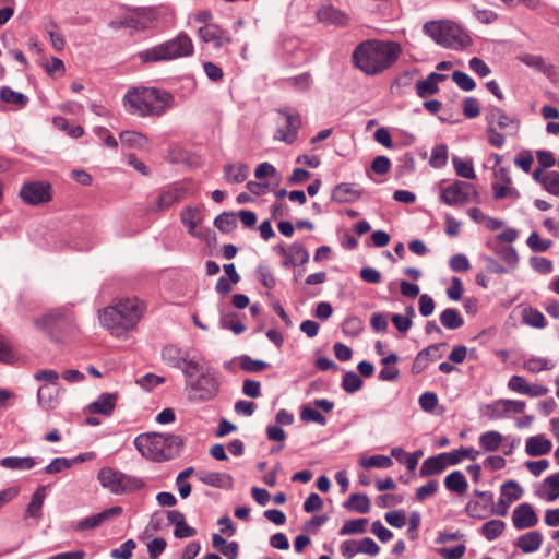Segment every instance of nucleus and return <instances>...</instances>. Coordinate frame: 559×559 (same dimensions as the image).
Wrapping results in <instances>:
<instances>
[{
    "mask_svg": "<svg viewBox=\"0 0 559 559\" xmlns=\"http://www.w3.org/2000/svg\"><path fill=\"white\" fill-rule=\"evenodd\" d=\"M402 52L395 41L366 40L360 43L353 52L354 66L367 75H377L391 68Z\"/></svg>",
    "mask_w": 559,
    "mask_h": 559,
    "instance_id": "obj_1",
    "label": "nucleus"
},
{
    "mask_svg": "<svg viewBox=\"0 0 559 559\" xmlns=\"http://www.w3.org/2000/svg\"><path fill=\"white\" fill-rule=\"evenodd\" d=\"M144 307L136 297L115 300L98 311L100 325L120 337L133 330L141 320Z\"/></svg>",
    "mask_w": 559,
    "mask_h": 559,
    "instance_id": "obj_2",
    "label": "nucleus"
},
{
    "mask_svg": "<svg viewBox=\"0 0 559 559\" xmlns=\"http://www.w3.org/2000/svg\"><path fill=\"white\" fill-rule=\"evenodd\" d=\"M186 390L190 401L207 402L219 392L217 372L204 359L191 360L182 368Z\"/></svg>",
    "mask_w": 559,
    "mask_h": 559,
    "instance_id": "obj_3",
    "label": "nucleus"
},
{
    "mask_svg": "<svg viewBox=\"0 0 559 559\" xmlns=\"http://www.w3.org/2000/svg\"><path fill=\"white\" fill-rule=\"evenodd\" d=\"M174 97L170 93L155 87H141L129 91L123 97L126 110L140 117L164 115Z\"/></svg>",
    "mask_w": 559,
    "mask_h": 559,
    "instance_id": "obj_4",
    "label": "nucleus"
},
{
    "mask_svg": "<svg viewBox=\"0 0 559 559\" xmlns=\"http://www.w3.org/2000/svg\"><path fill=\"white\" fill-rule=\"evenodd\" d=\"M134 445L147 460L163 462L179 454L182 439L176 435L151 432L138 436Z\"/></svg>",
    "mask_w": 559,
    "mask_h": 559,
    "instance_id": "obj_5",
    "label": "nucleus"
},
{
    "mask_svg": "<svg viewBox=\"0 0 559 559\" xmlns=\"http://www.w3.org/2000/svg\"><path fill=\"white\" fill-rule=\"evenodd\" d=\"M193 52L192 39L182 32L171 40L141 51L139 56L143 62H158L190 57Z\"/></svg>",
    "mask_w": 559,
    "mask_h": 559,
    "instance_id": "obj_6",
    "label": "nucleus"
},
{
    "mask_svg": "<svg viewBox=\"0 0 559 559\" xmlns=\"http://www.w3.org/2000/svg\"><path fill=\"white\" fill-rule=\"evenodd\" d=\"M34 323L53 342H63L76 331L74 317L63 309L50 310L36 318Z\"/></svg>",
    "mask_w": 559,
    "mask_h": 559,
    "instance_id": "obj_7",
    "label": "nucleus"
},
{
    "mask_svg": "<svg viewBox=\"0 0 559 559\" xmlns=\"http://www.w3.org/2000/svg\"><path fill=\"white\" fill-rule=\"evenodd\" d=\"M424 32L438 45L451 49H463L472 43L469 35L451 21L428 22L424 25Z\"/></svg>",
    "mask_w": 559,
    "mask_h": 559,
    "instance_id": "obj_8",
    "label": "nucleus"
},
{
    "mask_svg": "<svg viewBox=\"0 0 559 559\" xmlns=\"http://www.w3.org/2000/svg\"><path fill=\"white\" fill-rule=\"evenodd\" d=\"M104 488H107L115 495H127L140 490L144 487V481L140 478L126 475L111 467H104L97 476Z\"/></svg>",
    "mask_w": 559,
    "mask_h": 559,
    "instance_id": "obj_9",
    "label": "nucleus"
},
{
    "mask_svg": "<svg viewBox=\"0 0 559 559\" xmlns=\"http://www.w3.org/2000/svg\"><path fill=\"white\" fill-rule=\"evenodd\" d=\"M525 406L526 404L524 401L499 399L485 405L481 413L489 420H499L510 417L512 414L523 413Z\"/></svg>",
    "mask_w": 559,
    "mask_h": 559,
    "instance_id": "obj_10",
    "label": "nucleus"
},
{
    "mask_svg": "<svg viewBox=\"0 0 559 559\" xmlns=\"http://www.w3.org/2000/svg\"><path fill=\"white\" fill-rule=\"evenodd\" d=\"M19 195L29 205L46 204L52 199L51 186L45 181H28L21 187Z\"/></svg>",
    "mask_w": 559,
    "mask_h": 559,
    "instance_id": "obj_11",
    "label": "nucleus"
},
{
    "mask_svg": "<svg viewBox=\"0 0 559 559\" xmlns=\"http://www.w3.org/2000/svg\"><path fill=\"white\" fill-rule=\"evenodd\" d=\"M475 194L473 186L465 181H455L454 183L441 190V201L450 206L467 203Z\"/></svg>",
    "mask_w": 559,
    "mask_h": 559,
    "instance_id": "obj_12",
    "label": "nucleus"
},
{
    "mask_svg": "<svg viewBox=\"0 0 559 559\" xmlns=\"http://www.w3.org/2000/svg\"><path fill=\"white\" fill-rule=\"evenodd\" d=\"M122 513V508L119 506L108 508L97 514H93L90 516H86L80 521L73 522L71 524V527L73 531L76 532H84L88 530H94L102 524H104L106 521L117 518Z\"/></svg>",
    "mask_w": 559,
    "mask_h": 559,
    "instance_id": "obj_13",
    "label": "nucleus"
},
{
    "mask_svg": "<svg viewBox=\"0 0 559 559\" xmlns=\"http://www.w3.org/2000/svg\"><path fill=\"white\" fill-rule=\"evenodd\" d=\"M198 34L204 43L212 44L216 50L224 48L233 41L229 32L217 24H206L199 28Z\"/></svg>",
    "mask_w": 559,
    "mask_h": 559,
    "instance_id": "obj_14",
    "label": "nucleus"
},
{
    "mask_svg": "<svg viewBox=\"0 0 559 559\" xmlns=\"http://www.w3.org/2000/svg\"><path fill=\"white\" fill-rule=\"evenodd\" d=\"M500 491L501 497L498 501V504L503 506V510L491 509V513L504 516L507 515L508 508L510 507V504L522 497L523 489L515 480H508L501 485Z\"/></svg>",
    "mask_w": 559,
    "mask_h": 559,
    "instance_id": "obj_15",
    "label": "nucleus"
},
{
    "mask_svg": "<svg viewBox=\"0 0 559 559\" xmlns=\"http://www.w3.org/2000/svg\"><path fill=\"white\" fill-rule=\"evenodd\" d=\"M512 522L515 528L524 530L533 527L537 524L538 518L530 503L519 504L512 514Z\"/></svg>",
    "mask_w": 559,
    "mask_h": 559,
    "instance_id": "obj_16",
    "label": "nucleus"
},
{
    "mask_svg": "<svg viewBox=\"0 0 559 559\" xmlns=\"http://www.w3.org/2000/svg\"><path fill=\"white\" fill-rule=\"evenodd\" d=\"M317 19L319 22L325 25H334V26H346L349 22V16L344 11L328 4L322 5L317 11Z\"/></svg>",
    "mask_w": 559,
    "mask_h": 559,
    "instance_id": "obj_17",
    "label": "nucleus"
},
{
    "mask_svg": "<svg viewBox=\"0 0 559 559\" xmlns=\"http://www.w3.org/2000/svg\"><path fill=\"white\" fill-rule=\"evenodd\" d=\"M163 360L173 368H178L182 371V368L187 367V362L191 360H198L197 357H190L189 354L175 345H167L162 350Z\"/></svg>",
    "mask_w": 559,
    "mask_h": 559,
    "instance_id": "obj_18",
    "label": "nucleus"
},
{
    "mask_svg": "<svg viewBox=\"0 0 559 559\" xmlns=\"http://www.w3.org/2000/svg\"><path fill=\"white\" fill-rule=\"evenodd\" d=\"M286 117V128H280L276 131L275 139L287 144H292L297 139L298 130L301 127V118L297 112H284Z\"/></svg>",
    "mask_w": 559,
    "mask_h": 559,
    "instance_id": "obj_19",
    "label": "nucleus"
},
{
    "mask_svg": "<svg viewBox=\"0 0 559 559\" xmlns=\"http://www.w3.org/2000/svg\"><path fill=\"white\" fill-rule=\"evenodd\" d=\"M198 479L204 485L230 489L233 487V477L226 473L199 471L197 473Z\"/></svg>",
    "mask_w": 559,
    "mask_h": 559,
    "instance_id": "obj_20",
    "label": "nucleus"
},
{
    "mask_svg": "<svg viewBox=\"0 0 559 559\" xmlns=\"http://www.w3.org/2000/svg\"><path fill=\"white\" fill-rule=\"evenodd\" d=\"M361 191L354 183H340L332 192V200L338 203H353L359 200Z\"/></svg>",
    "mask_w": 559,
    "mask_h": 559,
    "instance_id": "obj_21",
    "label": "nucleus"
},
{
    "mask_svg": "<svg viewBox=\"0 0 559 559\" xmlns=\"http://www.w3.org/2000/svg\"><path fill=\"white\" fill-rule=\"evenodd\" d=\"M552 443L544 435L530 437L525 442V452L530 456H542L551 451Z\"/></svg>",
    "mask_w": 559,
    "mask_h": 559,
    "instance_id": "obj_22",
    "label": "nucleus"
},
{
    "mask_svg": "<svg viewBox=\"0 0 559 559\" xmlns=\"http://www.w3.org/2000/svg\"><path fill=\"white\" fill-rule=\"evenodd\" d=\"M183 198V190L181 188H169L158 195L155 206L150 209L151 212L165 211L173 204L179 202Z\"/></svg>",
    "mask_w": 559,
    "mask_h": 559,
    "instance_id": "obj_23",
    "label": "nucleus"
},
{
    "mask_svg": "<svg viewBox=\"0 0 559 559\" xmlns=\"http://www.w3.org/2000/svg\"><path fill=\"white\" fill-rule=\"evenodd\" d=\"M444 74L431 72L425 80L416 83V93L419 97H427L439 91L438 83L445 80Z\"/></svg>",
    "mask_w": 559,
    "mask_h": 559,
    "instance_id": "obj_24",
    "label": "nucleus"
},
{
    "mask_svg": "<svg viewBox=\"0 0 559 559\" xmlns=\"http://www.w3.org/2000/svg\"><path fill=\"white\" fill-rule=\"evenodd\" d=\"M117 397L116 393H103L90 405V411L108 416L115 409Z\"/></svg>",
    "mask_w": 559,
    "mask_h": 559,
    "instance_id": "obj_25",
    "label": "nucleus"
},
{
    "mask_svg": "<svg viewBox=\"0 0 559 559\" xmlns=\"http://www.w3.org/2000/svg\"><path fill=\"white\" fill-rule=\"evenodd\" d=\"M249 175V167L243 163L227 164L224 167V178L229 183L243 182Z\"/></svg>",
    "mask_w": 559,
    "mask_h": 559,
    "instance_id": "obj_26",
    "label": "nucleus"
},
{
    "mask_svg": "<svg viewBox=\"0 0 559 559\" xmlns=\"http://www.w3.org/2000/svg\"><path fill=\"white\" fill-rule=\"evenodd\" d=\"M543 544V535L538 531H531L516 539V546L523 552H533L539 549Z\"/></svg>",
    "mask_w": 559,
    "mask_h": 559,
    "instance_id": "obj_27",
    "label": "nucleus"
},
{
    "mask_svg": "<svg viewBox=\"0 0 559 559\" xmlns=\"http://www.w3.org/2000/svg\"><path fill=\"white\" fill-rule=\"evenodd\" d=\"M486 121L488 126H497L500 129H507L514 123V119L509 117L504 110L499 107L491 106L486 111Z\"/></svg>",
    "mask_w": 559,
    "mask_h": 559,
    "instance_id": "obj_28",
    "label": "nucleus"
},
{
    "mask_svg": "<svg viewBox=\"0 0 559 559\" xmlns=\"http://www.w3.org/2000/svg\"><path fill=\"white\" fill-rule=\"evenodd\" d=\"M121 143L128 147L147 150L150 147L148 139L136 131H123L119 134Z\"/></svg>",
    "mask_w": 559,
    "mask_h": 559,
    "instance_id": "obj_29",
    "label": "nucleus"
},
{
    "mask_svg": "<svg viewBox=\"0 0 559 559\" xmlns=\"http://www.w3.org/2000/svg\"><path fill=\"white\" fill-rule=\"evenodd\" d=\"M444 486L449 491L463 495L468 488V483L462 472L453 471L444 478Z\"/></svg>",
    "mask_w": 559,
    "mask_h": 559,
    "instance_id": "obj_30",
    "label": "nucleus"
},
{
    "mask_svg": "<svg viewBox=\"0 0 559 559\" xmlns=\"http://www.w3.org/2000/svg\"><path fill=\"white\" fill-rule=\"evenodd\" d=\"M445 468V463L442 460L441 454H438L429 456L423 462L419 474L421 477H430L441 474Z\"/></svg>",
    "mask_w": 559,
    "mask_h": 559,
    "instance_id": "obj_31",
    "label": "nucleus"
},
{
    "mask_svg": "<svg viewBox=\"0 0 559 559\" xmlns=\"http://www.w3.org/2000/svg\"><path fill=\"white\" fill-rule=\"evenodd\" d=\"M37 464L36 460L31 456L25 457H16V456H8L3 457L0 461V465L3 468L8 469H20V471H27L35 467Z\"/></svg>",
    "mask_w": 559,
    "mask_h": 559,
    "instance_id": "obj_32",
    "label": "nucleus"
},
{
    "mask_svg": "<svg viewBox=\"0 0 559 559\" xmlns=\"http://www.w3.org/2000/svg\"><path fill=\"white\" fill-rule=\"evenodd\" d=\"M347 510L356 511L361 514H366L370 511L371 503L366 495L352 493L347 501L344 503Z\"/></svg>",
    "mask_w": 559,
    "mask_h": 559,
    "instance_id": "obj_33",
    "label": "nucleus"
},
{
    "mask_svg": "<svg viewBox=\"0 0 559 559\" xmlns=\"http://www.w3.org/2000/svg\"><path fill=\"white\" fill-rule=\"evenodd\" d=\"M181 222L187 226L188 233L192 237L200 238L197 233V226L201 222V213L197 209L188 207L181 213Z\"/></svg>",
    "mask_w": 559,
    "mask_h": 559,
    "instance_id": "obj_34",
    "label": "nucleus"
},
{
    "mask_svg": "<svg viewBox=\"0 0 559 559\" xmlns=\"http://www.w3.org/2000/svg\"><path fill=\"white\" fill-rule=\"evenodd\" d=\"M441 324L449 330H456L464 324V319L454 308H448L440 314Z\"/></svg>",
    "mask_w": 559,
    "mask_h": 559,
    "instance_id": "obj_35",
    "label": "nucleus"
},
{
    "mask_svg": "<svg viewBox=\"0 0 559 559\" xmlns=\"http://www.w3.org/2000/svg\"><path fill=\"white\" fill-rule=\"evenodd\" d=\"M503 440L499 431L490 430L479 436V445L488 452H495L499 449Z\"/></svg>",
    "mask_w": 559,
    "mask_h": 559,
    "instance_id": "obj_36",
    "label": "nucleus"
},
{
    "mask_svg": "<svg viewBox=\"0 0 559 559\" xmlns=\"http://www.w3.org/2000/svg\"><path fill=\"white\" fill-rule=\"evenodd\" d=\"M522 321L535 329H544L547 325V321L544 314L539 310L532 307L523 309Z\"/></svg>",
    "mask_w": 559,
    "mask_h": 559,
    "instance_id": "obj_37",
    "label": "nucleus"
},
{
    "mask_svg": "<svg viewBox=\"0 0 559 559\" xmlns=\"http://www.w3.org/2000/svg\"><path fill=\"white\" fill-rule=\"evenodd\" d=\"M309 261L308 250L300 243H293L289 247V258L285 260L284 265L306 264Z\"/></svg>",
    "mask_w": 559,
    "mask_h": 559,
    "instance_id": "obj_38",
    "label": "nucleus"
},
{
    "mask_svg": "<svg viewBox=\"0 0 559 559\" xmlns=\"http://www.w3.org/2000/svg\"><path fill=\"white\" fill-rule=\"evenodd\" d=\"M491 506H487L486 503H481L480 501L471 500L465 506V513L469 518L474 519H485L491 513Z\"/></svg>",
    "mask_w": 559,
    "mask_h": 559,
    "instance_id": "obj_39",
    "label": "nucleus"
},
{
    "mask_svg": "<svg viewBox=\"0 0 559 559\" xmlns=\"http://www.w3.org/2000/svg\"><path fill=\"white\" fill-rule=\"evenodd\" d=\"M0 99L8 104H13L19 107H24L28 103V98L26 95L15 92L8 86H3L0 90Z\"/></svg>",
    "mask_w": 559,
    "mask_h": 559,
    "instance_id": "obj_40",
    "label": "nucleus"
},
{
    "mask_svg": "<svg viewBox=\"0 0 559 559\" xmlns=\"http://www.w3.org/2000/svg\"><path fill=\"white\" fill-rule=\"evenodd\" d=\"M496 253L508 265L509 269L513 270L516 267L519 255L513 247L508 245L498 246L496 248Z\"/></svg>",
    "mask_w": 559,
    "mask_h": 559,
    "instance_id": "obj_41",
    "label": "nucleus"
},
{
    "mask_svg": "<svg viewBox=\"0 0 559 559\" xmlns=\"http://www.w3.org/2000/svg\"><path fill=\"white\" fill-rule=\"evenodd\" d=\"M506 523L501 520H490L481 526V534L492 542L498 538L504 531Z\"/></svg>",
    "mask_w": 559,
    "mask_h": 559,
    "instance_id": "obj_42",
    "label": "nucleus"
},
{
    "mask_svg": "<svg viewBox=\"0 0 559 559\" xmlns=\"http://www.w3.org/2000/svg\"><path fill=\"white\" fill-rule=\"evenodd\" d=\"M45 487H39L33 495L29 504L27 506L26 512L29 516L40 518L41 508L45 500Z\"/></svg>",
    "mask_w": 559,
    "mask_h": 559,
    "instance_id": "obj_43",
    "label": "nucleus"
},
{
    "mask_svg": "<svg viewBox=\"0 0 559 559\" xmlns=\"http://www.w3.org/2000/svg\"><path fill=\"white\" fill-rule=\"evenodd\" d=\"M452 163L457 176L463 177L465 179H474L476 177L473 163L471 159L463 160L460 157L454 156Z\"/></svg>",
    "mask_w": 559,
    "mask_h": 559,
    "instance_id": "obj_44",
    "label": "nucleus"
},
{
    "mask_svg": "<svg viewBox=\"0 0 559 559\" xmlns=\"http://www.w3.org/2000/svg\"><path fill=\"white\" fill-rule=\"evenodd\" d=\"M360 465L364 468H389L393 465V461L390 456L385 455H372L369 457H362L360 460Z\"/></svg>",
    "mask_w": 559,
    "mask_h": 559,
    "instance_id": "obj_45",
    "label": "nucleus"
},
{
    "mask_svg": "<svg viewBox=\"0 0 559 559\" xmlns=\"http://www.w3.org/2000/svg\"><path fill=\"white\" fill-rule=\"evenodd\" d=\"M362 380L354 371H346L343 376L342 388L347 393H355L362 388Z\"/></svg>",
    "mask_w": 559,
    "mask_h": 559,
    "instance_id": "obj_46",
    "label": "nucleus"
},
{
    "mask_svg": "<svg viewBox=\"0 0 559 559\" xmlns=\"http://www.w3.org/2000/svg\"><path fill=\"white\" fill-rule=\"evenodd\" d=\"M448 162V146L445 144L436 145L432 148L429 164L433 168H441Z\"/></svg>",
    "mask_w": 559,
    "mask_h": 559,
    "instance_id": "obj_47",
    "label": "nucleus"
},
{
    "mask_svg": "<svg viewBox=\"0 0 559 559\" xmlns=\"http://www.w3.org/2000/svg\"><path fill=\"white\" fill-rule=\"evenodd\" d=\"M214 225L221 231L229 233L237 225L236 215L231 212H223L215 218Z\"/></svg>",
    "mask_w": 559,
    "mask_h": 559,
    "instance_id": "obj_48",
    "label": "nucleus"
},
{
    "mask_svg": "<svg viewBox=\"0 0 559 559\" xmlns=\"http://www.w3.org/2000/svg\"><path fill=\"white\" fill-rule=\"evenodd\" d=\"M255 275L259 282L266 288L273 289L276 286V278L267 265L261 264L255 270Z\"/></svg>",
    "mask_w": 559,
    "mask_h": 559,
    "instance_id": "obj_49",
    "label": "nucleus"
},
{
    "mask_svg": "<svg viewBox=\"0 0 559 559\" xmlns=\"http://www.w3.org/2000/svg\"><path fill=\"white\" fill-rule=\"evenodd\" d=\"M368 520L367 519H356L348 520L344 523L342 528L340 530L341 535H353L364 533L366 531Z\"/></svg>",
    "mask_w": 559,
    "mask_h": 559,
    "instance_id": "obj_50",
    "label": "nucleus"
},
{
    "mask_svg": "<svg viewBox=\"0 0 559 559\" xmlns=\"http://www.w3.org/2000/svg\"><path fill=\"white\" fill-rule=\"evenodd\" d=\"M239 366L246 372H260L266 369L269 364L263 360L253 359L250 356H241Z\"/></svg>",
    "mask_w": 559,
    "mask_h": 559,
    "instance_id": "obj_51",
    "label": "nucleus"
},
{
    "mask_svg": "<svg viewBox=\"0 0 559 559\" xmlns=\"http://www.w3.org/2000/svg\"><path fill=\"white\" fill-rule=\"evenodd\" d=\"M519 59L527 67L535 69L539 72L546 73L549 71V66H547L545 59L540 56L526 53L521 56Z\"/></svg>",
    "mask_w": 559,
    "mask_h": 559,
    "instance_id": "obj_52",
    "label": "nucleus"
},
{
    "mask_svg": "<svg viewBox=\"0 0 559 559\" xmlns=\"http://www.w3.org/2000/svg\"><path fill=\"white\" fill-rule=\"evenodd\" d=\"M431 350L436 352V348H424L417 354L412 365V372L414 374L421 373L428 367L429 352Z\"/></svg>",
    "mask_w": 559,
    "mask_h": 559,
    "instance_id": "obj_53",
    "label": "nucleus"
},
{
    "mask_svg": "<svg viewBox=\"0 0 559 559\" xmlns=\"http://www.w3.org/2000/svg\"><path fill=\"white\" fill-rule=\"evenodd\" d=\"M523 367L530 372H539L543 370L551 369L552 365L548 359L542 357H531L524 361Z\"/></svg>",
    "mask_w": 559,
    "mask_h": 559,
    "instance_id": "obj_54",
    "label": "nucleus"
},
{
    "mask_svg": "<svg viewBox=\"0 0 559 559\" xmlns=\"http://www.w3.org/2000/svg\"><path fill=\"white\" fill-rule=\"evenodd\" d=\"M135 547V542L133 539H128L121 544L119 548L112 549L110 551V557L114 559H130Z\"/></svg>",
    "mask_w": 559,
    "mask_h": 559,
    "instance_id": "obj_55",
    "label": "nucleus"
},
{
    "mask_svg": "<svg viewBox=\"0 0 559 559\" xmlns=\"http://www.w3.org/2000/svg\"><path fill=\"white\" fill-rule=\"evenodd\" d=\"M452 80L456 83V85L461 90H463L465 92L473 91L476 86L475 81L463 71H459V70L453 71Z\"/></svg>",
    "mask_w": 559,
    "mask_h": 559,
    "instance_id": "obj_56",
    "label": "nucleus"
},
{
    "mask_svg": "<svg viewBox=\"0 0 559 559\" xmlns=\"http://www.w3.org/2000/svg\"><path fill=\"white\" fill-rule=\"evenodd\" d=\"M551 240L542 239L537 233H532L527 238V246L534 252H545L551 247Z\"/></svg>",
    "mask_w": 559,
    "mask_h": 559,
    "instance_id": "obj_57",
    "label": "nucleus"
},
{
    "mask_svg": "<svg viewBox=\"0 0 559 559\" xmlns=\"http://www.w3.org/2000/svg\"><path fill=\"white\" fill-rule=\"evenodd\" d=\"M300 418L304 421H312L321 426H324L326 424L325 417L318 409L309 405L302 407Z\"/></svg>",
    "mask_w": 559,
    "mask_h": 559,
    "instance_id": "obj_58",
    "label": "nucleus"
},
{
    "mask_svg": "<svg viewBox=\"0 0 559 559\" xmlns=\"http://www.w3.org/2000/svg\"><path fill=\"white\" fill-rule=\"evenodd\" d=\"M72 465L73 461L67 457H56L45 467V473L58 474L66 469H69Z\"/></svg>",
    "mask_w": 559,
    "mask_h": 559,
    "instance_id": "obj_59",
    "label": "nucleus"
},
{
    "mask_svg": "<svg viewBox=\"0 0 559 559\" xmlns=\"http://www.w3.org/2000/svg\"><path fill=\"white\" fill-rule=\"evenodd\" d=\"M543 187L547 192L559 197V173L548 171L543 180Z\"/></svg>",
    "mask_w": 559,
    "mask_h": 559,
    "instance_id": "obj_60",
    "label": "nucleus"
},
{
    "mask_svg": "<svg viewBox=\"0 0 559 559\" xmlns=\"http://www.w3.org/2000/svg\"><path fill=\"white\" fill-rule=\"evenodd\" d=\"M221 324L224 329L231 330L237 335L241 334L246 330V325L237 320L236 313L225 316L221 320Z\"/></svg>",
    "mask_w": 559,
    "mask_h": 559,
    "instance_id": "obj_61",
    "label": "nucleus"
},
{
    "mask_svg": "<svg viewBox=\"0 0 559 559\" xmlns=\"http://www.w3.org/2000/svg\"><path fill=\"white\" fill-rule=\"evenodd\" d=\"M439 489V483L435 479L429 480L426 485L416 489L415 498L418 501H424L428 497L433 496Z\"/></svg>",
    "mask_w": 559,
    "mask_h": 559,
    "instance_id": "obj_62",
    "label": "nucleus"
},
{
    "mask_svg": "<svg viewBox=\"0 0 559 559\" xmlns=\"http://www.w3.org/2000/svg\"><path fill=\"white\" fill-rule=\"evenodd\" d=\"M544 485L549 488L547 500L555 501L559 498V473L550 475L544 480Z\"/></svg>",
    "mask_w": 559,
    "mask_h": 559,
    "instance_id": "obj_63",
    "label": "nucleus"
},
{
    "mask_svg": "<svg viewBox=\"0 0 559 559\" xmlns=\"http://www.w3.org/2000/svg\"><path fill=\"white\" fill-rule=\"evenodd\" d=\"M449 265L454 272H466L471 267L468 259L462 253L454 254L450 259Z\"/></svg>",
    "mask_w": 559,
    "mask_h": 559,
    "instance_id": "obj_64",
    "label": "nucleus"
}]
</instances>
